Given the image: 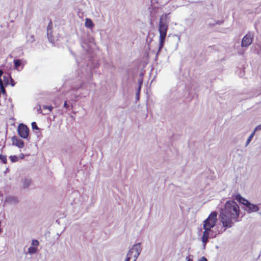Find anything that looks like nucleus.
I'll return each mask as SVG.
<instances>
[{
  "label": "nucleus",
  "mask_w": 261,
  "mask_h": 261,
  "mask_svg": "<svg viewBox=\"0 0 261 261\" xmlns=\"http://www.w3.org/2000/svg\"><path fill=\"white\" fill-rule=\"evenodd\" d=\"M217 213L216 212H212L208 218L204 221L203 229L210 230L216 224Z\"/></svg>",
  "instance_id": "nucleus-5"
},
{
  "label": "nucleus",
  "mask_w": 261,
  "mask_h": 261,
  "mask_svg": "<svg viewBox=\"0 0 261 261\" xmlns=\"http://www.w3.org/2000/svg\"><path fill=\"white\" fill-rule=\"evenodd\" d=\"M39 245V242L37 240H33L32 242V245L37 246Z\"/></svg>",
  "instance_id": "nucleus-25"
},
{
  "label": "nucleus",
  "mask_w": 261,
  "mask_h": 261,
  "mask_svg": "<svg viewBox=\"0 0 261 261\" xmlns=\"http://www.w3.org/2000/svg\"><path fill=\"white\" fill-rule=\"evenodd\" d=\"M169 19V18L167 14H163L160 17L159 24L160 37L158 51H160L164 46L168 29Z\"/></svg>",
  "instance_id": "nucleus-2"
},
{
  "label": "nucleus",
  "mask_w": 261,
  "mask_h": 261,
  "mask_svg": "<svg viewBox=\"0 0 261 261\" xmlns=\"http://www.w3.org/2000/svg\"><path fill=\"white\" fill-rule=\"evenodd\" d=\"M10 159L12 163L16 162L18 160V158L16 155H11Z\"/></svg>",
  "instance_id": "nucleus-20"
},
{
  "label": "nucleus",
  "mask_w": 261,
  "mask_h": 261,
  "mask_svg": "<svg viewBox=\"0 0 261 261\" xmlns=\"http://www.w3.org/2000/svg\"><path fill=\"white\" fill-rule=\"evenodd\" d=\"M141 250L142 248L140 243L135 244L127 253L124 261H136Z\"/></svg>",
  "instance_id": "nucleus-4"
},
{
  "label": "nucleus",
  "mask_w": 261,
  "mask_h": 261,
  "mask_svg": "<svg viewBox=\"0 0 261 261\" xmlns=\"http://www.w3.org/2000/svg\"><path fill=\"white\" fill-rule=\"evenodd\" d=\"M186 260L187 261H193V260L190 258L189 256L186 257Z\"/></svg>",
  "instance_id": "nucleus-30"
},
{
  "label": "nucleus",
  "mask_w": 261,
  "mask_h": 261,
  "mask_svg": "<svg viewBox=\"0 0 261 261\" xmlns=\"http://www.w3.org/2000/svg\"><path fill=\"white\" fill-rule=\"evenodd\" d=\"M51 25H52V23L50 21L48 25L47 35V37H48V40L49 41V42L52 43H54V40L53 38V37H52V35L51 34V31H50V28L51 27Z\"/></svg>",
  "instance_id": "nucleus-10"
},
{
  "label": "nucleus",
  "mask_w": 261,
  "mask_h": 261,
  "mask_svg": "<svg viewBox=\"0 0 261 261\" xmlns=\"http://www.w3.org/2000/svg\"><path fill=\"white\" fill-rule=\"evenodd\" d=\"M31 180L30 179L25 178L23 181V186L24 188H27L31 185Z\"/></svg>",
  "instance_id": "nucleus-15"
},
{
  "label": "nucleus",
  "mask_w": 261,
  "mask_h": 261,
  "mask_svg": "<svg viewBox=\"0 0 261 261\" xmlns=\"http://www.w3.org/2000/svg\"><path fill=\"white\" fill-rule=\"evenodd\" d=\"M37 249L34 247H30L28 249V252L30 254H34L36 253Z\"/></svg>",
  "instance_id": "nucleus-18"
},
{
  "label": "nucleus",
  "mask_w": 261,
  "mask_h": 261,
  "mask_svg": "<svg viewBox=\"0 0 261 261\" xmlns=\"http://www.w3.org/2000/svg\"><path fill=\"white\" fill-rule=\"evenodd\" d=\"M24 156V154H21V156H20V158H21V159H23Z\"/></svg>",
  "instance_id": "nucleus-33"
},
{
  "label": "nucleus",
  "mask_w": 261,
  "mask_h": 261,
  "mask_svg": "<svg viewBox=\"0 0 261 261\" xmlns=\"http://www.w3.org/2000/svg\"><path fill=\"white\" fill-rule=\"evenodd\" d=\"M0 160L4 164L7 163V157L6 155L0 154Z\"/></svg>",
  "instance_id": "nucleus-19"
},
{
  "label": "nucleus",
  "mask_w": 261,
  "mask_h": 261,
  "mask_svg": "<svg viewBox=\"0 0 261 261\" xmlns=\"http://www.w3.org/2000/svg\"><path fill=\"white\" fill-rule=\"evenodd\" d=\"M252 42V37L250 34L245 35L242 41V46L243 47H247L250 45Z\"/></svg>",
  "instance_id": "nucleus-7"
},
{
  "label": "nucleus",
  "mask_w": 261,
  "mask_h": 261,
  "mask_svg": "<svg viewBox=\"0 0 261 261\" xmlns=\"http://www.w3.org/2000/svg\"><path fill=\"white\" fill-rule=\"evenodd\" d=\"M69 107V105L67 103V101H65L64 103V107L66 109H68Z\"/></svg>",
  "instance_id": "nucleus-28"
},
{
  "label": "nucleus",
  "mask_w": 261,
  "mask_h": 261,
  "mask_svg": "<svg viewBox=\"0 0 261 261\" xmlns=\"http://www.w3.org/2000/svg\"><path fill=\"white\" fill-rule=\"evenodd\" d=\"M240 210L234 201H227L220 214V221L224 227L230 228L234 222L239 221Z\"/></svg>",
  "instance_id": "nucleus-1"
},
{
  "label": "nucleus",
  "mask_w": 261,
  "mask_h": 261,
  "mask_svg": "<svg viewBox=\"0 0 261 261\" xmlns=\"http://www.w3.org/2000/svg\"><path fill=\"white\" fill-rule=\"evenodd\" d=\"M209 231L208 230H204L203 236L202 237V241L203 243L206 244L207 241L209 238Z\"/></svg>",
  "instance_id": "nucleus-12"
},
{
  "label": "nucleus",
  "mask_w": 261,
  "mask_h": 261,
  "mask_svg": "<svg viewBox=\"0 0 261 261\" xmlns=\"http://www.w3.org/2000/svg\"><path fill=\"white\" fill-rule=\"evenodd\" d=\"M199 261H207V259L205 257H202Z\"/></svg>",
  "instance_id": "nucleus-29"
},
{
  "label": "nucleus",
  "mask_w": 261,
  "mask_h": 261,
  "mask_svg": "<svg viewBox=\"0 0 261 261\" xmlns=\"http://www.w3.org/2000/svg\"><path fill=\"white\" fill-rule=\"evenodd\" d=\"M9 82H10V84L12 87H14L15 86V83L14 82V80L11 77V76L10 77V79Z\"/></svg>",
  "instance_id": "nucleus-26"
},
{
  "label": "nucleus",
  "mask_w": 261,
  "mask_h": 261,
  "mask_svg": "<svg viewBox=\"0 0 261 261\" xmlns=\"http://www.w3.org/2000/svg\"><path fill=\"white\" fill-rule=\"evenodd\" d=\"M11 75L9 74L4 75L3 76V83L5 86H8L10 85V79Z\"/></svg>",
  "instance_id": "nucleus-13"
},
{
  "label": "nucleus",
  "mask_w": 261,
  "mask_h": 261,
  "mask_svg": "<svg viewBox=\"0 0 261 261\" xmlns=\"http://www.w3.org/2000/svg\"><path fill=\"white\" fill-rule=\"evenodd\" d=\"M43 109H47L48 111L50 112L53 109V107L51 106H43Z\"/></svg>",
  "instance_id": "nucleus-22"
},
{
  "label": "nucleus",
  "mask_w": 261,
  "mask_h": 261,
  "mask_svg": "<svg viewBox=\"0 0 261 261\" xmlns=\"http://www.w3.org/2000/svg\"><path fill=\"white\" fill-rule=\"evenodd\" d=\"M261 130V124L257 125L254 129V131H255V132L256 131H257V130Z\"/></svg>",
  "instance_id": "nucleus-27"
},
{
  "label": "nucleus",
  "mask_w": 261,
  "mask_h": 261,
  "mask_svg": "<svg viewBox=\"0 0 261 261\" xmlns=\"http://www.w3.org/2000/svg\"><path fill=\"white\" fill-rule=\"evenodd\" d=\"M32 127L33 129H38L39 128L37 125V124L35 122H33L32 123Z\"/></svg>",
  "instance_id": "nucleus-24"
},
{
  "label": "nucleus",
  "mask_w": 261,
  "mask_h": 261,
  "mask_svg": "<svg viewBox=\"0 0 261 261\" xmlns=\"http://www.w3.org/2000/svg\"><path fill=\"white\" fill-rule=\"evenodd\" d=\"M4 84L3 83V80L0 78V89H1V91L3 94H6V91L4 88Z\"/></svg>",
  "instance_id": "nucleus-16"
},
{
  "label": "nucleus",
  "mask_w": 261,
  "mask_h": 261,
  "mask_svg": "<svg viewBox=\"0 0 261 261\" xmlns=\"http://www.w3.org/2000/svg\"><path fill=\"white\" fill-rule=\"evenodd\" d=\"M7 202L11 204H15L18 202V198L15 196H9L6 198Z\"/></svg>",
  "instance_id": "nucleus-9"
},
{
  "label": "nucleus",
  "mask_w": 261,
  "mask_h": 261,
  "mask_svg": "<svg viewBox=\"0 0 261 261\" xmlns=\"http://www.w3.org/2000/svg\"><path fill=\"white\" fill-rule=\"evenodd\" d=\"M14 64V69L20 71V69H19V67L22 65V61L20 59H15L13 61ZM23 68V66L21 68V70Z\"/></svg>",
  "instance_id": "nucleus-11"
},
{
  "label": "nucleus",
  "mask_w": 261,
  "mask_h": 261,
  "mask_svg": "<svg viewBox=\"0 0 261 261\" xmlns=\"http://www.w3.org/2000/svg\"><path fill=\"white\" fill-rule=\"evenodd\" d=\"M234 198L239 203L245 206L244 210L247 213H251L258 211L259 207L257 205L251 203L248 200L242 197L240 194L236 195Z\"/></svg>",
  "instance_id": "nucleus-3"
},
{
  "label": "nucleus",
  "mask_w": 261,
  "mask_h": 261,
  "mask_svg": "<svg viewBox=\"0 0 261 261\" xmlns=\"http://www.w3.org/2000/svg\"><path fill=\"white\" fill-rule=\"evenodd\" d=\"M27 41L28 42L33 43L35 41V37L33 35H30L27 36Z\"/></svg>",
  "instance_id": "nucleus-17"
},
{
  "label": "nucleus",
  "mask_w": 261,
  "mask_h": 261,
  "mask_svg": "<svg viewBox=\"0 0 261 261\" xmlns=\"http://www.w3.org/2000/svg\"><path fill=\"white\" fill-rule=\"evenodd\" d=\"M255 134V131H253L251 134L249 136V137H248L247 140V142H246V144H248L251 141V140H252V138L253 137L254 135Z\"/></svg>",
  "instance_id": "nucleus-21"
},
{
  "label": "nucleus",
  "mask_w": 261,
  "mask_h": 261,
  "mask_svg": "<svg viewBox=\"0 0 261 261\" xmlns=\"http://www.w3.org/2000/svg\"><path fill=\"white\" fill-rule=\"evenodd\" d=\"M85 26L88 28H92L94 26L92 21L89 18H86L85 21Z\"/></svg>",
  "instance_id": "nucleus-14"
},
{
  "label": "nucleus",
  "mask_w": 261,
  "mask_h": 261,
  "mask_svg": "<svg viewBox=\"0 0 261 261\" xmlns=\"http://www.w3.org/2000/svg\"><path fill=\"white\" fill-rule=\"evenodd\" d=\"M12 144L16 146L19 148H22L24 147V142L17 137H13L12 138Z\"/></svg>",
  "instance_id": "nucleus-8"
},
{
  "label": "nucleus",
  "mask_w": 261,
  "mask_h": 261,
  "mask_svg": "<svg viewBox=\"0 0 261 261\" xmlns=\"http://www.w3.org/2000/svg\"><path fill=\"white\" fill-rule=\"evenodd\" d=\"M138 83H139V87H138V93L137 94V96H138L139 93H140V89H141V85L142 84V80H140L138 81Z\"/></svg>",
  "instance_id": "nucleus-23"
},
{
  "label": "nucleus",
  "mask_w": 261,
  "mask_h": 261,
  "mask_svg": "<svg viewBox=\"0 0 261 261\" xmlns=\"http://www.w3.org/2000/svg\"><path fill=\"white\" fill-rule=\"evenodd\" d=\"M38 112H39L40 113H42V111H41V109L40 107H39V109L38 110Z\"/></svg>",
  "instance_id": "nucleus-32"
},
{
  "label": "nucleus",
  "mask_w": 261,
  "mask_h": 261,
  "mask_svg": "<svg viewBox=\"0 0 261 261\" xmlns=\"http://www.w3.org/2000/svg\"><path fill=\"white\" fill-rule=\"evenodd\" d=\"M3 72L2 70H0V77L2 76Z\"/></svg>",
  "instance_id": "nucleus-31"
},
{
  "label": "nucleus",
  "mask_w": 261,
  "mask_h": 261,
  "mask_svg": "<svg viewBox=\"0 0 261 261\" xmlns=\"http://www.w3.org/2000/svg\"><path fill=\"white\" fill-rule=\"evenodd\" d=\"M19 136L23 139L28 138L29 134V128L24 124L21 123L19 125L17 129Z\"/></svg>",
  "instance_id": "nucleus-6"
}]
</instances>
